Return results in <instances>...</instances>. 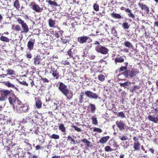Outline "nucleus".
I'll use <instances>...</instances> for the list:
<instances>
[{"mask_svg": "<svg viewBox=\"0 0 158 158\" xmlns=\"http://www.w3.org/2000/svg\"><path fill=\"white\" fill-rule=\"evenodd\" d=\"M29 80L31 81L30 82V83L31 85V87H32L33 86L35 85L34 81L31 79H30Z\"/></svg>", "mask_w": 158, "mask_h": 158, "instance_id": "nucleus-57", "label": "nucleus"}, {"mask_svg": "<svg viewBox=\"0 0 158 158\" xmlns=\"http://www.w3.org/2000/svg\"><path fill=\"white\" fill-rule=\"evenodd\" d=\"M85 94L86 96L89 98L97 99L98 97V95L97 94L89 90L85 91Z\"/></svg>", "mask_w": 158, "mask_h": 158, "instance_id": "nucleus-8", "label": "nucleus"}, {"mask_svg": "<svg viewBox=\"0 0 158 158\" xmlns=\"http://www.w3.org/2000/svg\"><path fill=\"white\" fill-rule=\"evenodd\" d=\"M141 143L140 142H134L133 144V148L134 151H139L140 150Z\"/></svg>", "mask_w": 158, "mask_h": 158, "instance_id": "nucleus-16", "label": "nucleus"}, {"mask_svg": "<svg viewBox=\"0 0 158 158\" xmlns=\"http://www.w3.org/2000/svg\"><path fill=\"white\" fill-rule=\"evenodd\" d=\"M93 8L94 10L96 11H98L99 10V5L97 4V3H94V4L93 6Z\"/></svg>", "mask_w": 158, "mask_h": 158, "instance_id": "nucleus-42", "label": "nucleus"}, {"mask_svg": "<svg viewBox=\"0 0 158 158\" xmlns=\"http://www.w3.org/2000/svg\"><path fill=\"white\" fill-rule=\"evenodd\" d=\"M148 119L150 121L153 122L155 123H158V115H157L156 117L149 115L148 117Z\"/></svg>", "mask_w": 158, "mask_h": 158, "instance_id": "nucleus-15", "label": "nucleus"}, {"mask_svg": "<svg viewBox=\"0 0 158 158\" xmlns=\"http://www.w3.org/2000/svg\"><path fill=\"white\" fill-rule=\"evenodd\" d=\"M35 43V39H31L28 41L27 47L29 50L31 51L33 49Z\"/></svg>", "mask_w": 158, "mask_h": 158, "instance_id": "nucleus-11", "label": "nucleus"}, {"mask_svg": "<svg viewBox=\"0 0 158 158\" xmlns=\"http://www.w3.org/2000/svg\"><path fill=\"white\" fill-rule=\"evenodd\" d=\"M19 83L20 84L23 85H25L27 86H28V84L24 81H20Z\"/></svg>", "mask_w": 158, "mask_h": 158, "instance_id": "nucleus-51", "label": "nucleus"}, {"mask_svg": "<svg viewBox=\"0 0 158 158\" xmlns=\"http://www.w3.org/2000/svg\"><path fill=\"white\" fill-rule=\"evenodd\" d=\"M120 85L121 86H123L125 88H127L126 86H129L131 84V82L129 81H127L124 83H119Z\"/></svg>", "mask_w": 158, "mask_h": 158, "instance_id": "nucleus-35", "label": "nucleus"}, {"mask_svg": "<svg viewBox=\"0 0 158 158\" xmlns=\"http://www.w3.org/2000/svg\"><path fill=\"white\" fill-rule=\"evenodd\" d=\"M50 73L56 79H58L59 78V73L57 70L56 65L55 64L52 65L51 67Z\"/></svg>", "mask_w": 158, "mask_h": 158, "instance_id": "nucleus-6", "label": "nucleus"}, {"mask_svg": "<svg viewBox=\"0 0 158 158\" xmlns=\"http://www.w3.org/2000/svg\"><path fill=\"white\" fill-rule=\"evenodd\" d=\"M138 5L141 9L144 11V13L147 14L149 13L150 11L149 8L147 5L143 3L139 2L138 3Z\"/></svg>", "mask_w": 158, "mask_h": 158, "instance_id": "nucleus-10", "label": "nucleus"}, {"mask_svg": "<svg viewBox=\"0 0 158 158\" xmlns=\"http://www.w3.org/2000/svg\"><path fill=\"white\" fill-rule=\"evenodd\" d=\"M81 141L87 147H89L90 146V142L87 139L85 138L81 140Z\"/></svg>", "mask_w": 158, "mask_h": 158, "instance_id": "nucleus-31", "label": "nucleus"}, {"mask_svg": "<svg viewBox=\"0 0 158 158\" xmlns=\"http://www.w3.org/2000/svg\"><path fill=\"white\" fill-rule=\"evenodd\" d=\"M119 138L122 141L125 140L127 139H128L127 136L126 135H125L122 136H119Z\"/></svg>", "mask_w": 158, "mask_h": 158, "instance_id": "nucleus-47", "label": "nucleus"}, {"mask_svg": "<svg viewBox=\"0 0 158 158\" xmlns=\"http://www.w3.org/2000/svg\"><path fill=\"white\" fill-rule=\"evenodd\" d=\"M14 105L15 106V107L13 106V107L15 108L16 107L17 110L19 113L26 112L28 108V106L27 104H23L18 98L15 102V104L14 103Z\"/></svg>", "mask_w": 158, "mask_h": 158, "instance_id": "nucleus-4", "label": "nucleus"}, {"mask_svg": "<svg viewBox=\"0 0 158 158\" xmlns=\"http://www.w3.org/2000/svg\"><path fill=\"white\" fill-rule=\"evenodd\" d=\"M139 73V71L138 69L134 68H131L130 69L124 71L121 74H119V76L122 74L126 77L131 78L135 77Z\"/></svg>", "mask_w": 158, "mask_h": 158, "instance_id": "nucleus-3", "label": "nucleus"}, {"mask_svg": "<svg viewBox=\"0 0 158 158\" xmlns=\"http://www.w3.org/2000/svg\"><path fill=\"white\" fill-rule=\"evenodd\" d=\"M67 141H70V143L71 144L73 143V144H76V143L77 141H76L70 135H68L67 137Z\"/></svg>", "mask_w": 158, "mask_h": 158, "instance_id": "nucleus-33", "label": "nucleus"}, {"mask_svg": "<svg viewBox=\"0 0 158 158\" xmlns=\"http://www.w3.org/2000/svg\"><path fill=\"white\" fill-rule=\"evenodd\" d=\"M59 129L62 132H64L66 131V128L64 124L61 123L59 126Z\"/></svg>", "mask_w": 158, "mask_h": 158, "instance_id": "nucleus-32", "label": "nucleus"}, {"mask_svg": "<svg viewBox=\"0 0 158 158\" xmlns=\"http://www.w3.org/2000/svg\"><path fill=\"white\" fill-rule=\"evenodd\" d=\"M3 83L8 88H12L16 90L18 89L16 87L14 84L11 83L10 82L8 81H3Z\"/></svg>", "mask_w": 158, "mask_h": 158, "instance_id": "nucleus-14", "label": "nucleus"}, {"mask_svg": "<svg viewBox=\"0 0 158 158\" xmlns=\"http://www.w3.org/2000/svg\"><path fill=\"white\" fill-rule=\"evenodd\" d=\"M127 8H125L123 6H122L120 8V9L121 10H124L125 11V10H126L127 9Z\"/></svg>", "mask_w": 158, "mask_h": 158, "instance_id": "nucleus-64", "label": "nucleus"}, {"mask_svg": "<svg viewBox=\"0 0 158 158\" xmlns=\"http://www.w3.org/2000/svg\"><path fill=\"white\" fill-rule=\"evenodd\" d=\"M16 19L18 23L21 25V28L22 30L21 31V33H27L29 31V28L27 24L20 18L17 17Z\"/></svg>", "mask_w": 158, "mask_h": 158, "instance_id": "nucleus-5", "label": "nucleus"}, {"mask_svg": "<svg viewBox=\"0 0 158 158\" xmlns=\"http://www.w3.org/2000/svg\"><path fill=\"white\" fill-rule=\"evenodd\" d=\"M96 57V56L94 55H92L89 56V58L90 60H94V59Z\"/></svg>", "mask_w": 158, "mask_h": 158, "instance_id": "nucleus-55", "label": "nucleus"}, {"mask_svg": "<svg viewBox=\"0 0 158 158\" xmlns=\"http://www.w3.org/2000/svg\"><path fill=\"white\" fill-rule=\"evenodd\" d=\"M130 26V25L126 21L124 22L122 24V27L124 29H128Z\"/></svg>", "mask_w": 158, "mask_h": 158, "instance_id": "nucleus-30", "label": "nucleus"}, {"mask_svg": "<svg viewBox=\"0 0 158 158\" xmlns=\"http://www.w3.org/2000/svg\"><path fill=\"white\" fill-rule=\"evenodd\" d=\"M94 128L93 131L94 132H97L98 133H101L102 132V130L100 128H97V127H95L94 128Z\"/></svg>", "mask_w": 158, "mask_h": 158, "instance_id": "nucleus-44", "label": "nucleus"}, {"mask_svg": "<svg viewBox=\"0 0 158 158\" xmlns=\"http://www.w3.org/2000/svg\"><path fill=\"white\" fill-rule=\"evenodd\" d=\"M51 158H60V156L58 155H55L52 156Z\"/></svg>", "mask_w": 158, "mask_h": 158, "instance_id": "nucleus-59", "label": "nucleus"}, {"mask_svg": "<svg viewBox=\"0 0 158 158\" xmlns=\"http://www.w3.org/2000/svg\"><path fill=\"white\" fill-rule=\"evenodd\" d=\"M72 127L73 128H74V130L78 132H81V129L77 127V126L74 125H72Z\"/></svg>", "mask_w": 158, "mask_h": 158, "instance_id": "nucleus-45", "label": "nucleus"}, {"mask_svg": "<svg viewBox=\"0 0 158 158\" xmlns=\"http://www.w3.org/2000/svg\"><path fill=\"white\" fill-rule=\"evenodd\" d=\"M111 31H112V32L113 34H117V32H116V30L114 27H113L112 28Z\"/></svg>", "mask_w": 158, "mask_h": 158, "instance_id": "nucleus-56", "label": "nucleus"}, {"mask_svg": "<svg viewBox=\"0 0 158 158\" xmlns=\"http://www.w3.org/2000/svg\"><path fill=\"white\" fill-rule=\"evenodd\" d=\"M35 149L38 150L41 147L39 145H37L35 147Z\"/></svg>", "mask_w": 158, "mask_h": 158, "instance_id": "nucleus-63", "label": "nucleus"}, {"mask_svg": "<svg viewBox=\"0 0 158 158\" xmlns=\"http://www.w3.org/2000/svg\"><path fill=\"white\" fill-rule=\"evenodd\" d=\"M111 16L112 18L115 19H120L122 18L120 14L116 13L114 12L111 14Z\"/></svg>", "mask_w": 158, "mask_h": 158, "instance_id": "nucleus-23", "label": "nucleus"}, {"mask_svg": "<svg viewBox=\"0 0 158 158\" xmlns=\"http://www.w3.org/2000/svg\"><path fill=\"white\" fill-rule=\"evenodd\" d=\"M69 40H68L64 39H61V42L63 44H66L67 43H69Z\"/></svg>", "mask_w": 158, "mask_h": 158, "instance_id": "nucleus-46", "label": "nucleus"}, {"mask_svg": "<svg viewBox=\"0 0 158 158\" xmlns=\"http://www.w3.org/2000/svg\"><path fill=\"white\" fill-rule=\"evenodd\" d=\"M149 151L151 152L152 154L154 153V151L153 148H150L149 149Z\"/></svg>", "mask_w": 158, "mask_h": 158, "instance_id": "nucleus-61", "label": "nucleus"}, {"mask_svg": "<svg viewBox=\"0 0 158 158\" xmlns=\"http://www.w3.org/2000/svg\"><path fill=\"white\" fill-rule=\"evenodd\" d=\"M75 49L73 48H70L67 52V54H68L70 57H73L75 55L74 52Z\"/></svg>", "mask_w": 158, "mask_h": 158, "instance_id": "nucleus-19", "label": "nucleus"}, {"mask_svg": "<svg viewBox=\"0 0 158 158\" xmlns=\"http://www.w3.org/2000/svg\"><path fill=\"white\" fill-rule=\"evenodd\" d=\"M96 51L102 54H107L109 51V49L105 47L100 45H97L95 48Z\"/></svg>", "mask_w": 158, "mask_h": 158, "instance_id": "nucleus-7", "label": "nucleus"}, {"mask_svg": "<svg viewBox=\"0 0 158 158\" xmlns=\"http://www.w3.org/2000/svg\"><path fill=\"white\" fill-rule=\"evenodd\" d=\"M0 101H5L8 98L9 102L10 105H13L15 107L14 103L15 104V102L17 100V98L15 94L13 93V90L11 89H3L0 90Z\"/></svg>", "mask_w": 158, "mask_h": 158, "instance_id": "nucleus-1", "label": "nucleus"}, {"mask_svg": "<svg viewBox=\"0 0 158 158\" xmlns=\"http://www.w3.org/2000/svg\"><path fill=\"white\" fill-rule=\"evenodd\" d=\"M11 29L14 32L15 31L17 32H19L21 31V27L19 25H12Z\"/></svg>", "mask_w": 158, "mask_h": 158, "instance_id": "nucleus-18", "label": "nucleus"}, {"mask_svg": "<svg viewBox=\"0 0 158 158\" xmlns=\"http://www.w3.org/2000/svg\"><path fill=\"white\" fill-rule=\"evenodd\" d=\"M104 149L105 151L106 152H111L115 150V149H112L111 147L109 146H107L105 147Z\"/></svg>", "mask_w": 158, "mask_h": 158, "instance_id": "nucleus-41", "label": "nucleus"}, {"mask_svg": "<svg viewBox=\"0 0 158 158\" xmlns=\"http://www.w3.org/2000/svg\"><path fill=\"white\" fill-rule=\"evenodd\" d=\"M48 25L50 27H54L55 24V21L52 19H50L48 21Z\"/></svg>", "mask_w": 158, "mask_h": 158, "instance_id": "nucleus-26", "label": "nucleus"}, {"mask_svg": "<svg viewBox=\"0 0 158 158\" xmlns=\"http://www.w3.org/2000/svg\"><path fill=\"white\" fill-rule=\"evenodd\" d=\"M124 157H125L124 154H123L121 153L119 156V158H124Z\"/></svg>", "mask_w": 158, "mask_h": 158, "instance_id": "nucleus-62", "label": "nucleus"}, {"mask_svg": "<svg viewBox=\"0 0 158 158\" xmlns=\"http://www.w3.org/2000/svg\"><path fill=\"white\" fill-rule=\"evenodd\" d=\"M54 36L57 38H58L60 37V35L58 33L56 32L54 34Z\"/></svg>", "mask_w": 158, "mask_h": 158, "instance_id": "nucleus-58", "label": "nucleus"}, {"mask_svg": "<svg viewBox=\"0 0 158 158\" xmlns=\"http://www.w3.org/2000/svg\"><path fill=\"white\" fill-rule=\"evenodd\" d=\"M49 137L51 139H57L59 138L60 136L56 134H53L49 136Z\"/></svg>", "mask_w": 158, "mask_h": 158, "instance_id": "nucleus-39", "label": "nucleus"}, {"mask_svg": "<svg viewBox=\"0 0 158 158\" xmlns=\"http://www.w3.org/2000/svg\"><path fill=\"white\" fill-rule=\"evenodd\" d=\"M116 124L120 130L122 131L125 129V125L123 121L121 120L116 121Z\"/></svg>", "mask_w": 158, "mask_h": 158, "instance_id": "nucleus-13", "label": "nucleus"}, {"mask_svg": "<svg viewBox=\"0 0 158 158\" xmlns=\"http://www.w3.org/2000/svg\"><path fill=\"white\" fill-rule=\"evenodd\" d=\"M69 62L67 60H65L64 61H63V64L64 65H69Z\"/></svg>", "mask_w": 158, "mask_h": 158, "instance_id": "nucleus-52", "label": "nucleus"}, {"mask_svg": "<svg viewBox=\"0 0 158 158\" xmlns=\"http://www.w3.org/2000/svg\"><path fill=\"white\" fill-rule=\"evenodd\" d=\"M7 74H3V75H5V76H7V75H15V71L12 69H9L6 70Z\"/></svg>", "mask_w": 158, "mask_h": 158, "instance_id": "nucleus-24", "label": "nucleus"}, {"mask_svg": "<svg viewBox=\"0 0 158 158\" xmlns=\"http://www.w3.org/2000/svg\"><path fill=\"white\" fill-rule=\"evenodd\" d=\"M127 68L126 67V66H122L119 69V72H123L126 70H127Z\"/></svg>", "mask_w": 158, "mask_h": 158, "instance_id": "nucleus-48", "label": "nucleus"}, {"mask_svg": "<svg viewBox=\"0 0 158 158\" xmlns=\"http://www.w3.org/2000/svg\"><path fill=\"white\" fill-rule=\"evenodd\" d=\"M89 106L91 107V112L92 113H94L96 109L95 105L93 104H90Z\"/></svg>", "mask_w": 158, "mask_h": 158, "instance_id": "nucleus-38", "label": "nucleus"}, {"mask_svg": "<svg viewBox=\"0 0 158 158\" xmlns=\"http://www.w3.org/2000/svg\"><path fill=\"white\" fill-rule=\"evenodd\" d=\"M133 140L134 141V142H140L139 141V138L137 137H134Z\"/></svg>", "mask_w": 158, "mask_h": 158, "instance_id": "nucleus-53", "label": "nucleus"}, {"mask_svg": "<svg viewBox=\"0 0 158 158\" xmlns=\"http://www.w3.org/2000/svg\"><path fill=\"white\" fill-rule=\"evenodd\" d=\"M117 115L118 117H120L122 118L125 117V114L123 112H118L117 114Z\"/></svg>", "mask_w": 158, "mask_h": 158, "instance_id": "nucleus-43", "label": "nucleus"}, {"mask_svg": "<svg viewBox=\"0 0 158 158\" xmlns=\"http://www.w3.org/2000/svg\"><path fill=\"white\" fill-rule=\"evenodd\" d=\"M114 61L115 64H116L117 63H122L124 61V59L122 57H116L114 59Z\"/></svg>", "mask_w": 158, "mask_h": 158, "instance_id": "nucleus-27", "label": "nucleus"}, {"mask_svg": "<svg viewBox=\"0 0 158 158\" xmlns=\"http://www.w3.org/2000/svg\"><path fill=\"white\" fill-rule=\"evenodd\" d=\"M89 39H90L89 37L87 36L83 35L82 36L78 37L77 38V41L80 44H83L86 43L87 41Z\"/></svg>", "mask_w": 158, "mask_h": 158, "instance_id": "nucleus-12", "label": "nucleus"}, {"mask_svg": "<svg viewBox=\"0 0 158 158\" xmlns=\"http://www.w3.org/2000/svg\"><path fill=\"white\" fill-rule=\"evenodd\" d=\"M153 108L154 110V111H153V110H152V113H154L156 114H157L158 112V107H157L155 108H154V107H153Z\"/></svg>", "mask_w": 158, "mask_h": 158, "instance_id": "nucleus-50", "label": "nucleus"}, {"mask_svg": "<svg viewBox=\"0 0 158 158\" xmlns=\"http://www.w3.org/2000/svg\"><path fill=\"white\" fill-rule=\"evenodd\" d=\"M109 136H108L102 137L100 139L99 143L102 144L105 143L106 142L107 140L109 139Z\"/></svg>", "mask_w": 158, "mask_h": 158, "instance_id": "nucleus-22", "label": "nucleus"}, {"mask_svg": "<svg viewBox=\"0 0 158 158\" xmlns=\"http://www.w3.org/2000/svg\"><path fill=\"white\" fill-rule=\"evenodd\" d=\"M35 106L38 109H40L42 107V102L41 100L39 98H35Z\"/></svg>", "mask_w": 158, "mask_h": 158, "instance_id": "nucleus-17", "label": "nucleus"}, {"mask_svg": "<svg viewBox=\"0 0 158 158\" xmlns=\"http://www.w3.org/2000/svg\"><path fill=\"white\" fill-rule=\"evenodd\" d=\"M91 119L92 120V123L93 124L95 125H98V120L96 117L94 116H93L92 117Z\"/></svg>", "mask_w": 158, "mask_h": 158, "instance_id": "nucleus-34", "label": "nucleus"}, {"mask_svg": "<svg viewBox=\"0 0 158 158\" xmlns=\"http://www.w3.org/2000/svg\"><path fill=\"white\" fill-rule=\"evenodd\" d=\"M124 45L127 47L131 48L133 47L132 44L128 41H126L124 42Z\"/></svg>", "mask_w": 158, "mask_h": 158, "instance_id": "nucleus-37", "label": "nucleus"}, {"mask_svg": "<svg viewBox=\"0 0 158 158\" xmlns=\"http://www.w3.org/2000/svg\"><path fill=\"white\" fill-rule=\"evenodd\" d=\"M26 56L27 58H31L32 57V54L31 53H27L26 54Z\"/></svg>", "mask_w": 158, "mask_h": 158, "instance_id": "nucleus-54", "label": "nucleus"}, {"mask_svg": "<svg viewBox=\"0 0 158 158\" xmlns=\"http://www.w3.org/2000/svg\"><path fill=\"white\" fill-rule=\"evenodd\" d=\"M156 26L158 27V21H156L154 23V27Z\"/></svg>", "mask_w": 158, "mask_h": 158, "instance_id": "nucleus-60", "label": "nucleus"}, {"mask_svg": "<svg viewBox=\"0 0 158 158\" xmlns=\"http://www.w3.org/2000/svg\"><path fill=\"white\" fill-rule=\"evenodd\" d=\"M56 0H55L54 1L49 0L48 1H46V2H48L49 4L50 5L52 6H58V5L56 2Z\"/></svg>", "mask_w": 158, "mask_h": 158, "instance_id": "nucleus-28", "label": "nucleus"}, {"mask_svg": "<svg viewBox=\"0 0 158 158\" xmlns=\"http://www.w3.org/2000/svg\"><path fill=\"white\" fill-rule=\"evenodd\" d=\"M29 6L31 7L33 10L37 13H40L43 10V8L40 7L39 5L35 3H33V4H30Z\"/></svg>", "mask_w": 158, "mask_h": 158, "instance_id": "nucleus-9", "label": "nucleus"}, {"mask_svg": "<svg viewBox=\"0 0 158 158\" xmlns=\"http://www.w3.org/2000/svg\"><path fill=\"white\" fill-rule=\"evenodd\" d=\"M125 12L128 13V16L130 18H131L132 19L135 18V15L132 13L131 10L129 8H127L125 10Z\"/></svg>", "mask_w": 158, "mask_h": 158, "instance_id": "nucleus-20", "label": "nucleus"}, {"mask_svg": "<svg viewBox=\"0 0 158 158\" xmlns=\"http://www.w3.org/2000/svg\"><path fill=\"white\" fill-rule=\"evenodd\" d=\"M34 63L35 65H38L40 64L41 60L40 56L37 55L33 59Z\"/></svg>", "mask_w": 158, "mask_h": 158, "instance_id": "nucleus-21", "label": "nucleus"}, {"mask_svg": "<svg viewBox=\"0 0 158 158\" xmlns=\"http://www.w3.org/2000/svg\"><path fill=\"white\" fill-rule=\"evenodd\" d=\"M13 6L16 10H19L20 6V3L19 1L18 0H15L14 2Z\"/></svg>", "mask_w": 158, "mask_h": 158, "instance_id": "nucleus-29", "label": "nucleus"}, {"mask_svg": "<svg viewBox=\"0 0 158 158\" xmlns=\"http://www.w3.org/2000/svg\"><path fill=\"white\" fill-rule=\"evenodd\" d=\"M0 40L2 41L6 42H9L10 41L9 39L7 37L3 36H2L0 37Z\"/></svg>", "mask_w": 158, "mask_h": 158, "instance_id": "nucleus-36", "label": "nucleus"}, {"mask_svg": "<svg viewBox=\"0 0 158 158\" xmlns=\"http://www.w3.org/2000/svg\"><path fill=\"white\" fill-rule=\"evenodd\" d=\"M58 89L68 99H71L73 96V92L70 91L67 86L63 82L59 83Z\"/></svg>", "mask_w": 158, "mask_h": 158, "instance_id": "nucleus-2", "label": "nucleus"}, {"mask_svg": "<svg viewBox=\"0 0 158 158\" xmlns=\"http://www.w3.org/2000/svg\"><path fill=\"white\" fill-rule=\"evenodd\" d=\"M84 94H85V92L84 93L83 92H81L80 94L78 97L79 103H81L83 102Z\"/></svg>", "mask_w": 158, "mask_h": 158, "instance_id": "nucleus-25", "label": "nucleus"}, {"mask_svg": "<svg viewBox=\"0 0 158 158\" xmlns=\"http://www.w3.org/2000/svg\"><path fill=\"white\" fill-rule=\"evenodd\" d=\"M41 77L40 80L43 81V83H48L49 82V80L46 78H43L41 77Z\"/></svg>", "mask_w": 158, "mask_h": 158, "instance_id": "nucleus-49", "label": "nucleus"}, {"mask_svg": "<svg viewBox=\"0 0 158 158\" xmlns=\"http://www.w3.org/2000/svg\"><path fill=\"white\" fill-rule=\"evenodd\" d=\"M98 78L101 81H103L105 80V77L102 74H100L98 76Z\"/></svg>", "mask_w": 158, "mask_h": 158, "instance_id": "nucleus-40", "label": "nucleus"}]
</instances>
